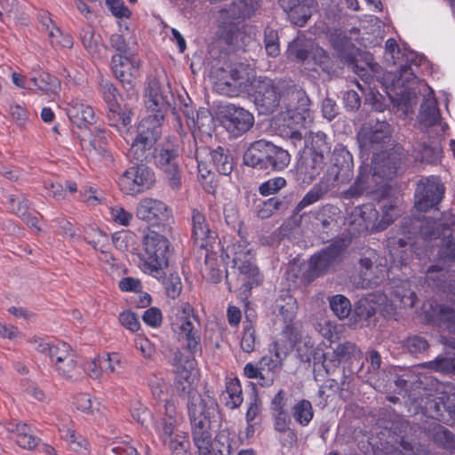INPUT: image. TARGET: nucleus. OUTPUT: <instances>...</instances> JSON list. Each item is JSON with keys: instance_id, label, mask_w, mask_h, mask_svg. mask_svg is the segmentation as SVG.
<instances>
[{"instance_id": "1", "label": "nucleus", "mask_w": 455, "mask_h": 455, "mask_svg": "<svg viewBox=\"0 0 455 455\" xmlns=\"http://www.w3.org/2000/svg\"><path fill=\"white\" fill-rule=\"evenodd\" d=\"M329 41L339 63L360 76L371 90V84L374 81L373 73L378 72L379 68L378 64L372 61L371 55L361 52L346 32L340 29L331 32Z\"/></svg>"}, {"instance_id": "2", "label": "nucleus", "mask_w": 455, "mask_h": 455, "mask_svg": "<svg viewBox=\"0 0 455 455\" xmlns=\"http://www.w3.org/2000/svg\"><path fill=\"white\" fill-rule=\"evenodd\" d=\"M143 248L142 271L161 280L174 254L172 244L166 236L150 231L144 236Z\"/></svg>"}, {"instance_id": "3", "label": "nucleus", "mask_w": 455, "mask_h": 455, "mask_svg": "<svg viewBox=\"0 0 455 455\" xmlns=\"http://www.w3.org/2000/svg\"><path fill=\"white\" fill-rule=\"evenodd\" d=\"M290 161L286 149L266 140L252 142L243 154V164L260 171H283Z\"/></svg>"}, {"instance_id": "4", "label": "nucleus", "mask_w": 455, "mask_h": 455, "mask_svg": "<svg viewBox=\"0 0 455 455\" xmlns=\"http://www.w3.org/2000/svg\"><path fill=\"white\" fill-rule=\"evenodd\" d=\"M171 325L172 331L178 334L183 347L189 353V356L201 355V326L197 316L193 313V307L188 303L178 310Z\"/></svg>"}, {"instance_id": "5", "label": "nucleus", "mask_w": 455, "mask_h": 455, "mask_svg": "<svg viewBox=\"0 0 455 455\" xmlns=\"http://www.w3.org/2000/svg\"><path fill=\"white\" fill-rule=\"evenodd\" d=\"M347 244L344 240L334 241L311 255L304 279L311 283L315 278L338 271L345 258Z\"/></svg>"}, {"instance_id": "6", "label": "nucleus", "mask_w": 455, "mask_h": 455, "mask_svg": "<svg viewBox=\"0 0 455 455\" xmlns=\"http://www.w3.org/2000/svg\"><path fill=\"white\" fill-rule=\"evenodd\" d=\"M208 403L196 404L188 409L192 430V439L198 455H210L212 450L211 418L215 411V403L209 398Z\"/></svg>"}, {"instance_id": "7", "label": "nucleus", "mask_w": 455, "mask_h": 455, "mask_svg": "<svg viewBox=\"0 0 455 455\" xmlns=\"http://www.w3.org/2000/svg\"><path fill=\"white\" fill-rule=\"evenodd\" d=\"M287 85L283 81L275 82L266 76H259L253 80V102L260 115L275 112L281 104L284 107Z\"/></svg>"}, {"instance_id": "8", "label": "nucleus", "mask_w": 455, "mask_h": 455, "mask_svg": "<svg viewBox=\"0 0 455 455\" xmlns=\"http://www.w3.org/2000/svg\"><path fill=\"white\" fill-rule=\"evenodd\" d=\"M174 360L176 362L175 389L180 397L188 398V409L196 407V404L210 403L209 398L203 399L195 387L197 379L196 357L188 356L183 359L180 353L177 352Z\"/></svg>"}, {"instance_id": "9", "label": "nucleus", "mask_w": 455, "mask_h": 455, "mask_svg": "<svg viewBox=\"0 0 455 455\" xmlns=\"http://www.w3.org/2000/svg\"><path fill=\"white\" fill-rule=\"evenodd\" d=\"M213 90L223 96L238 97L248 92V80L236 68L228 65L212 71Z\"/></svg>"}, {"instance_id": "10", "label": "nucleus", "mask_w": 455, "mask_h": 455, "mask_svg": "<svg viewBox=\"0 0 455 455\" xmlns=\"http://www.w3.org/2000/svg\"><path fill=\"white\" fill-rule=\"evenodd\" d=\"M384 58L390 66L397 67L400 76H405L406 80H409L410 76H415L412 65L418 67L424 60V57L418 56L412 51L405 50L402 52L396 40L394 38L386 41Z\"/></svg>"}, {"instance_id": "11", "label": "nucleus", "mask_w": 455, "mask_h": 455, "mask_svg": "<svg viewBox=\"0 0 455 455\" xmlns=\"http://www.w3.org/2000/svg\"><path fill=\"white\" fill-rule=\"evenodd\" d=\"M155 182L154 172L145 164H134L119 178L120 189L126 195L134 196L151 188Z\"/></svg>"}, {"instance_id": "12", "label": "nucleus", "mask_w": 455, "mask_h": 455, "mask_svg": "<svg viewBox=\"0 0 455 455\" xmlns=\"http://www.w3.org/2000/svg\"><path fill=\"white\" fill-rule=\"evenodd\" d=\"M145 105L148 115H153L160 119H164L171 108V100L173 94L166 84H162L158 79H151L145 93Z\"/></svg>"}, {"instance_id": "13", "label": "nucleus", "mask_w": 455, "mask_h": 455, "mask_svg": "<svg viewBox=\"0 0 455 455\" xmlns=\"http://www.w3.org/2000/svg\"><path fill=\"white\" fill-rule=\"evenodd\" d=\"M223 127L233 137H240L246 133L254 124L253 115L245 108L228 104L220 110Z\"/></svg>"}, {"instance_id": "14", "label": "nucleus", "mask_w": 455, "mask_h": 455, "mask_svg": "<svg viewBox=\"0 0 455 455\" xmlns=\"http://www.w3.org/2000/svg\"><path fill=\"white\" fill-rule=\"evenodd\" d=\"M323 179L334 188L339 184L347 183L353 177V157L350 152L343 148H335Z\"/></svg>"}, {"instance_id": "15", "label": "nucleus", "mask_w": 455, "mask_h": 455, "mask_svg": "<svg viewBox=\"0 0 455 455\" xmlns=\"http://www.w3.org/2000/svg\"><path fill=\"white\" fill-rule=\"evenodd\" d=\"M443 194L444 187L439 178H421L415 190V206L420 212H427L441 202Z\"/></svg>"}, {"instance_id": "16", "label": "nucleus", "mask_w": 455, "mask_h": 455, "mask_svg": "<svg viewBox=\"0 0 455 455\" xmlns=\"http://www.w3.org/2000/svg\"><path fill=\"white\" fill-rule=\"evenodd\" d=\"M156 164L164 172L169 186L173 190L180 188V156L178 150L171 147L158 146L155 155Z\"/></svg>"}, {"instance_id": "17", "label": "nucleus", "mask_w": 455, "mask_h": 455, "mask_svg": "<svg viewBox=\"0 0 455 455\" xmlns=\"http://www.w3.org/2000/svg\"><path fill=\"white\" fill-rule=\"evenodd\" d=\"M237 266L238 274L234 267L233 270H227L226 282L230 291L244 288L251 290L253 285H259L262 282V275L258 267L251 261V259L239 262Z\"/></svg>"}, {"instance_id": "18", "label": "nucleus", "mask_w": 455, "mask_h": 455, "mask_svg": "<svg viewBox=\"0 0 455 455\" xmlns=\"http://www.w3.org/2000/svg\"><path fill=\"white\" fill-rule=\"evenodd\" d=\"M391 128L386 120L371 114L358 132V140L361 147L373 148L375 145H380L389 140Z\"/></svg>"}, {"instance_id": "19", "label": "nucleus", "mask_w": 455, "mask_h": 455, "mask_svg": "<svg viewBox=\"0 0 455 455\" xmlns=\"http://www.w3.org/2000/svg\"><path fill=\"white\" fill-rule=\"evenodd\" d=\"M191 225H192V239L194 243L200 249H207V247H214L217 243V235L212 230L210 223L205 214L194 208L191 211Z\"/></svg>"}, {"instance_id": "20", "label": "nucleus", "mask_w": 455, "mask_h": 455, "mask_svg": "<svg viewBox=\"0 0 455 455\" xmlns=\"http://www.w3.org/2000/svg\"><path fill=\"white\" fill-rule=\"evenodd\" d=\"M136 215L142 220L157 225L168 221L172 217V210L164 202L149 197L139 203Z\"/></svg>"}, {"instance_id": "21", "label": "nucleus", "mask_w": 455, "mask_h": 455, "mask_svg": "<svg viewBox=\"0 0 455 455\" xmlns=\"http://www.w3.org/2000/svg\"><path fill=\"white\" fill-rule=\"evenodd\" d=\"M112 69L117 79L127 90L132 88V80L139 75L140 60L134 56L116 54L111 60Z\"/></svg>"}, {"instance_id": "22", "label": "nucleus", "mask_w": 455, "mask_h": 455, "mask_svg": "<svg viewBox=\"0 0 455 455\" xmlns=\"http://www.w3.org/2000/svg\"><path fill=\"white\" fill-rule=\"evenodd\" d=\"M256 10L254 0L234 2L220 11V19L224 26H235L250 18Z\"/></svg>"}, {"instance_id": "23", "label": "nucleus", "mask_w": 455, "mask_h": 455, "mask_svg": "<svg viewBox=\"0 0 455 455\" xmlns=\"http://www.w3.org/2000/svg\"><path fill=\"white\" fill-rule=\"evenodd\" d=\"M325 166V160L304 151L296 165V172L303 183H311L320 175Z\"/></svg>"}, {"instance_id": "24", "label": "nucleus", "mask_w": 455, "mask_h": 455, "mask_svg": "<svg viewBox=\"0 0 455 455\" xmlns=\"http://www.w3.org/2000/svg\"><path fill=\"white\" fill-rule=\"evenodd\" d=\"M378 183L375 175L371 172V168L368 166L361 167L354 183L341 193L342 197L345 199L359 198L364 193L373 191Z\"/></svg>"}, {"instance_id": "25", "label": "nucleus", "mask_w": 455, "mask_h": 455, "mask_svg": "<svg viewBox=\"0 0 455 455\" xmlns=\"http://www.w3.org/2000/svg\"><path fill=\"white\" fill-rule=\"evenodd\" d=\"M159 438L171 452L188 450L190 445L188 435L184 432L179 431L176 427H169L166 425V427H160Z\"/></svg>"}, {"instance_id": "26", "label": "nucleus", "mask_w": 455, "mask_h": 455, "mask_svg": "<svg viewBox=\"0 0 455 455\" xmlns=\"http://www.w3.org/2000/svg\"><path fill=\"white\" fill-rule=\"evenodd\" d=\"M67 114L72 124L78 128L87 127L96 121L93 108L84 102L71 103L67 109Z\"/></svg>"}, {"instance_id": "27", "label": "nucleus", "mask_w": 455, "mask_h": 455, "mask_svg": "<svg viewBox=\"0 0 455 455\" xmlns=\"http://www.w3.org/2000/svg\"><path fill=\"white\" fill-rule=\"evenodd\" d=\"M297 354L301 362L308 363L313 362L314 372L320 371L322 368L325 369V365L323 363V359L325 357L324 353L315 347L310 339H305L298 344Z\"/></svg>"}, {"instance_id": "28", "label": "nucleus", "mask_w": 455, "mask_h": 455, "mask_svg": "<svg viewBox=\"0 0 455 455\" xmlns=\"http://www.w3.org/2000/svg\"><path fill=\"white\" fill-rule=\"evenodd\" d=\"M293 347L291 342H288L283 339H277L270 347V352L274 354L275 358L263 356L260 363L267 365L269 369H280L283 366V360L292 350Z\"/></svg>"}, {"instance_id": "29", "label": "nucleus", "mask_w": 455, "mask_h": 455, "mask_svg": "<svg viewBox=\"0 0 455 455\" xmlns=\"http://www.w3.org/2000/svg\"><path fill=\"white\" fill-rule=\"evenodd\" d=\"M284 11L290 12L294 22L299 26L304 25L311 16L309 5L313 0H280Z\"/></svg>"}, {"instance_id": "30", "label": "nucleus", "mask_w": 455, "mask_h": 455, "mask_svg": "<svg viewBox=\"0 0 455 455\" xmlns=\"http://www.w3.org/2000/svg\"><path fill=\"white\" fill-rule=\"evenodd\" d=\"M311 100L302 89L295 86L287 85L286 96L284 98V108L295 109L296 111H305L309 113Z\"/></svg>"}, {"instance_id": "31", "label": "nucleus", "mask_w": 455, "mask_h": 455, "mask_svg": "<svg viewBox=\"0 0 455 455\" xmlns=\"http://www.w3.org/2000/svg\"><path fill=\"white\" fill-rule=\"evenodd\" d=\"M313 43L305 38H296L289 44L287 57L292 61L300 64L309 63V57L313 49Z\"/></svg>"}, {"instance_id": "32", "label": "nucleus", "mask_w": 455, "mask_h": 455, "mask_svg": "<svg viewBox=\"0 0 455 455\" xmlns=\"http://www.w3.org/2000/svg\"><path fill=\"white\" fill-rule=\"evenodd\" d=\"M132 115V109L127 106L111 104L110 108H107L106 118L110 126L119 131L121 128H126L131 124Z\"/></svg>"}, {"instance_id": "33", "label": "nucleus", "mask_w": 455, "mask_h": 455, "mask_svg": "<svg viewBox=\"0 0 455 455\" xmlns=\"http://www.w3.org/2000/svg\"><path fill=\"white\" fill-rule=\"evenodd\" d=\"M441 119L437 101L434 97L424 98L419 114L420 124L430 127L436 124Z\"/></svg>"}, {"instance_id": "34", "label": "nucleus", "mask_w": 455, "mask_h": 455, "mask_svg": "<svg viewBox=\"0 0 455 455\" xmlns=\"http://www.w3.org/2000/svg\"><path fill=\"white\" fill-rule=\"evenodd\" d=\"M214 247H207V249H202L205 251L204 254V264L201 267L203 275L211 280L212 283H217L221 280V272L219 268L220 263L218 260L217 252L213 251Z\"/></svg>"}, {"instance_id": "35", "label": "nucleus", "mask_w": 455, "mask_h": 455, "mask_svg": "<svg viewBox=\"0 0 455 455\" xmlns=\"http://www.w3.org/2000/svg\"><path fill=\"white\" fill-rule=\"evenodd\" d=\"M333 188L334 187L331 186L330 182L323 178L317 185H315L314 188L305 195L296 205L293 212L297 214L305 207L317 202Z\"/></svg>"}, {"instance_id": "36", "label": "nucleus", "mask_w": 455, "mask_h": 455, "mask_svg": "<svg viewBox=\"0 0 455 455\" xmlns=\"http://www.w3.org/2000/svg\"><path fill=\"white\" fill-rule=\"evenodd\" d=\"M164 119L148 115L139 124L137 133L158 140L162 136V124Z\"/></svg>"}, {"instance_id": "37", "label": "nucleus", "mask_w": 455, "mask_h": 455, "mask_svg": "<svg viewBox=\"0 0 455 455\" xmlns=\"http://www.w3.org/2000/svg\"><path fill=\"white\" fill-rule=\"evenodd\" d=\"M212 161L217 172L222 175H229L234 168L233 157L230 156L228 149L218 147L212 151H209Z\"/></svg>"}, {"instance_id": "38", "label": "nucleus", "mask_w": 455, "mask_h": 455, "mask_svg": "<svg viewBox=\"0 0 455 455\" xmlns=\"http://www.w3.org/2000/svg\"><path fill=\"white\" fill-rule=\"evenodd\" d=\"M57 375L68 382H75L78 379L76 355L64 359L52 366Z\"/></svg>"}, {"instance_id": "39", "label": "nucleus", "mask_w": 455, "mask_h": 455, "mask_svg": "<svg viewBox=\"0 0 455 455\" xmlns=\"http://www.w3.org/2000/svg\"><path fill=\"white\" fill-rule=\"evenodd\" d=\"M387 154L389 156L393 165L392 167H387L386 171V180H391L399 171L403 169L408 160V155L405 149L400 145L395 146L387 152Z\"/></svg>"}, {"instance_id": "40", "label": "nucleus", "mask_w": 455, "mask_h": 455, "mask_svg": "<svg viewBox=\"0 0 455 455\" xmlns=\"http://www.w3.org/2000/svg\"><path fill=\"white\" fill-rule=\"evenodd\" d=\"M275 311L284 323H291L296 316L297 301L290 295L280 296L275 300Z\"/></svg>"}, {"instance_id": "41", "label": "nucleus", "mask_w": 455, "mask_h": 455, "mask_svg": "<svg viewBox=\"0 0 455 455\" xmlns=\"http://www.w3.org/2000/svg\"><path fill=\"white\" fill-rule=\"evenodd\" d=\"M333 354L339 363L359 361L362 358L361 349L350 341L338 344L333 350Z\"/></svg>"}, {"instance_id": "42", "label": "nucleus", "mask_w": 455, "mask_h": 455, "mask_svg": "<svg viewBox=\"0 0 455 455\" xmlns=\"http://www.w3.org/2000/svg\"><path fill=\"white\" fill-rule=\"evenodd\" d=\"M449 227L446 224L440 223L435 220H425L419 227V234L425 241H431L446 235Z\"/></svg>"}, {"instance_id": "43", "label": "nucleus", "mask_w": 455, "mask_h": 455, "mask_svg": "<svg viewBox=\"0 0 455 455\" xmlns=\"http://www.w3.org/2000/svg\"><path fill=\"white\" fill-rule=\"evenodd\" d=\"M156 150L157 148H151L134 140L129 148L128 157L140 163H147L155 158Z\"/></svg>"}, {"instance_id": "44", "label": "nucleus", "mask_w": 455, "mask_h": 455, "mask_svg": "<svg viewBox=\"0 0 455 455\" xmlns=\"http://www.w3.org/2000/svg\"><path fill=\"white\" fill-rule=\"evenodd\" d=\"M291 415L300 426H307L314 417V410L308 400L302 399L291 407Z\"/></svg>"}, {"instance_id": "45", "label": "nucleus", "mask_w": 455, "mask_h": 455, "mask_svg": "<svg viewBox=\"0 0 455 455\" xmlns=\"http://www.w3.org/2000/svg\"><path fill=\"white\" fill-rule=\"evenodd\" d=\"M309 60H312L314 64L318 66L321 70L327 75L335 73L334 61L330 57L329 53L319 46H313Z\"/></svg>"}, {"instance_id": "46", "label": "nucleus", "mask_w": 455, "mask_h": 455, "mask_svg": "<svg viewBox=\"0 0 455 455\" xmlns=\"http://www.w3.org/2000/svg\"><path fill=\"white\" fill-rule=\"evenodd\" d=\"M420 155V161L427 164H434L441 158L442 147L436 140L429 143L425 141L418 144L416 148Z\"/></svg>"}, {"instance_id": "47", "label": "nucleus", "mask_w": 455, "mask_h": 455, "mask_svg": "<svg viewBox=\"0 0 455 455\" xmlns=\"http://www.w3.org/2000/svg\"><path fill=\"white\" fill-rule=\"evenodd\" d=\"M80 39L84 47L92 57L100 54L101 37L100 35H96L94 33V30L91 26L82 28L80 32Z\"/></svg>"}, {"instance_id": "48", "label": "nucleus", "mask_w": 455, "mask_h": 455, "mask_svg": "<svg viewBox=\"0 0 455 455\" xmlns=\"http://www.w3.org/2000/svg\"><path fill=\"white\" fill-rule=\"evenodd\" d=\"M84 240L91 244L94 250L100 251L102 254H105L107 261H109V259L114 260L113 256L108 254L105 250L108 242V237L101 230L92 228L86 233Z\"/></svg>"}, {"instance_id": "49", "label": "nucleus", "mask_w": 455, "mask_h": 455, "mask_svg": "<svg viewBox=\"0 0 455 455\" xmlns=\"http://www.w3.org/2000/svg\"><path fill=\"white\" fill-rule=\"evenodd\" d=\"M29 81L45 93H56L60 89L59 79L49 73L43 72L38 77L33 76Z\"/></svg>"}, {"instance_id": "50", "label": "nucleus", "mask_w": 455, "mask_h": 455, "mask_svg": "<svg viewBox=\"0 0 455 455\" xmlns=\"http://www.w3.org/2000/svg\"><path fill=\"white\" fill-rule=\"evenodd\" d=\"M81 147L84 150H86L92 157H98L100 160H105L108 162L113 161V157L107 148V145L98 141L97 139H92L89 141L82 140Z\"/></svg>"}, {"instance_id": "51", "label": "nucleus", "mask_w": 455, "mask_h": 455, "mask_svg": "<svg viewBox=\"0 0 455 455\" xmlns=\"http://www.w3.org/2000/svg\"><path fill=\"white\" fill-rule=\"evenodd\" d=\"M306 151L325 160L331 152V146L327 142L326 134L323 132L315 133L312 136L311 148Z\"/></svg>"}, {"instance_id": "52", "label": "nucleus", "mask_w": 455, "mask_h": 455, "mask_svg": "<svg viewBox=\"0 0 455 455\" xmlns=\"http://www.w3.org/2000/svg\"><path fill=\"white\" fill-rule=\"evenodd\" d=\"M74 355H76L75 351L72 349L71 346L66 342L52 344L47 354L51 361V366Z\"/></svg>"}, {"instance_id": "53", "label": "nucleus", "mask_w": 455, "mask_h": 455, "mask_svg": "<svg viewBox=\"0 0 455 455\" xmlns=\"http://www.w3.org/2000/svg\"><path fill=\"white\" fill-rule=\"evenodd\" d=\"M433 440L440 447L455 450V435L443 426L434 427Z\"/></svg>"}, {"instance_id": "54", "label": "nucleus", "mask_w": 455, "mask_h": 455, "mask_svg": "<svg viewBox=\"0 0 455 455\" xmlns=\"http://www.w3.org/2000/svg\"><path fill=\"white\" fill-rule=\"evenodd\" d=\"M330 307L339 319L347 317L351 312V303L347 298L343 295H335L330 299Z\"/></svg>"}, {"instance_id": "55", "label": "nucleus", "mask_w": 455, "mask_h": 455, "mask_svg": "<svg viewBox=\"0 0 455 455\" xmlns=\"http://www.w3.org/2000/svg\"><path fill=\"white\" fill-rule=\"evenodd\" d=\"M148 386L154 399L157 401H165L169 386L164 378L153 375L148 379Z\"/></svg>"}, {"instance_id": "56", "label": "nucleus", "mask_w": 455, "mask_h": 455, "mask_svg": "<svg viewBox=\"0 0 455 455\" xmlns=\"http://www.w3.org/2000/svg\"><path fill=\"white\" fill-rule=\"evenodd\" d=\"M161 279H163L166 295L171 299L178 298L182 291L180 277L177 274H170L168 276L164 274Z\"/></svg>"}, {"instance_id": "57", "label": "nucleus", "mask_w": 455, "mask_h": 455, "mask_svg": "<svg viewBox=\"0 0 455 455\" xmlns=\"http://www.w3.org/2000/svg\"><path fill=\"white\" fill-rule=\"evenodd\" d=\"M226 392L229 397V401L227 402V405H229L230 408L235 409L242 404V387L240 382L237 379H232L227 382Z\"/></svg>"}, {"instance_id": "58", "label": "nucleus", "mask_w": 455, "mask_h": 455, "mask_svg": "<svg viewBox=\"0 0 455 455\" xmlns=\"http://www.w3.org/2000/svg\"><path fill=\"white\" fill-rule=\"evenodd\" d=\"M212 452L214 455H233L232 441L225 432H220L215 436Z\"/></svg>"}, {"instance_id": "59", "label": "nucleus", "mask_w": 455, "mask_h": 455, "mask_svg": "<svg viewBox=\"0 0 455 455\" xmlns=\"http://www.w3.org/2000/svg\"><path fill=\"white\" fill-rule=\"evenodd\" d=\"M448 271L438 265H432L427 271V279L437 288L446 287Z\"/></svg>"}, {"instance_id": "60", "label": "nucleus", "mask_w": 455, "mask_h": 455, "mask_svg": "<svg viewBox=\"0 0 455 455\" xmlns=\"http://www.w3.org/2000/svg\"><path fill=\"white\" fill-rule=\"evenodd\" d=\"M309 113L305 111H296L295 109L286 108V116L284 122L290 129H299L305 126Z\"/></svg>"}, {"instance_id": "61", "label": "nucleus", "mask_w": 455, "mask_h": 455, "mask_svg": "<svg viewBox=\"0 0 455 455\" xmlns=\"http://www.w3.org/2000/svg\"><path fill=\"white\" fill-rule=\"evenodd\" d=\"M131 412L133 419L143 427H148L152 421L151 411L139 401L132 405Z\"/></svg>"}, {"instance_id": "62", "label": "nucleus", "mask_w": 455, "mask_h": 455, "mask_svg": "<svg viewBox=\"0 0 455 455\" xmlns=\"http://www.w3.org/2000/svg\"><path fill=\"white\" fill-rule=\"evenodd\" d=\"M453 357L438 356L433 361L423 363V367L444 374H451Z\"/></svg>"}, {"instance_id": "63", "label": "nucleus", "mask_w": 455, "mask_h": 455, "mask_svg": "<svg viewBox=\"0 0 455 455\" xmlns=\"http://www.w3.org/2000/svg\"><path fill=\"white\" fill-rule=\"evenodd\" d=\"M48 36L51 40V44L53 46H60L66 48H72L73 38L68 34H62L60 29L56 26H52L51 30L48 32Z\"/></svg>"}, {"instance_id": "64", "label": "nucleus", "mask_w": 455, "mask_h": 455, "mask_svg": "<svg viewBox=\"0 0 455 455\" xmlns=\"http://www.w3.org/2000/svg\"><path fill=\"white\" fill-rule=\"evenodd\" d=\"M403 347L410 354L416 355L425 352L429 345L425 338L414 335L405 339Z\"/></svg>"}]
</instances>
